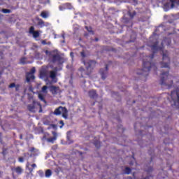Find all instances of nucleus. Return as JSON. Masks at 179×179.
I'll return each instance as SVG.
<instances>
[{
	"instance_id": "nucleus-34",
	"label": "nucleus",
	"mask_w": 179,
	"mask_h": 179,
	"mask_svg": "<svg viewBox=\"0 0 179 179\" xmlns=\"http://www.w3.org/2000/svg\"><path fill=\"white\" fill-rule=\"evenodd\" d=\"M16 87V85L15 83H11L10 85H9V87L10 88H13V87Z\"/></svg>"
},
{
	"instance_id": "nucleus-9",
	"label": "nucleus",
	"mask_w": 179,
	"mask_h": 179,
	"mask_svg": "<svg viewBox=\"0 0 179 179\" xmlns=\"http://www.w3.org/2000/svg\"><path fill=\"white\" fill-rule=\"evenodd\" d=\"M41 32V31H35L33 26L29 27V34H32L34 38H38V37H40Z\"/></svg>"
},
{
	"instance_id": "nucleus-28",
	"label": "nucleus",
	"mask_w": 179,
	"mask_h": 179,
	"mask_svg": "<svg viewBox=\"0 0 179 179\" xmlns=\"http://www.w3.org/2000/svg\"><path fill=\"white\" fill-rule=\"evenodd\" d=\"M122 22H123V23H128V22H129V18L123 16L122 19Z\"/></svg>"
},
{
	"instance_id": "nucleus-11",
	"label": "nucleus",
	"mask_w": 179,
	"mask_h": 179,
	"mask_svg": "<svg viewBox=\"0 0 179 179\" xmlns=\"http://www.w3.org/2000/svg\"><path fill=\"white\" fill-rule=\"evenodd\" d=\"M163 65L162 68H169V62H170V59L169 58V56L167 54L163 53Z\"/></svg>"
},
{
	"instance_id": "nucleus-8",
	"label": "nucleus",
	"mask_w": 179,
	"mask_h": 179,
	"mask_svg": "<svg viewBox=\"0 0 179 179\" xmlns=\"http://www.w3.org/2000/svg\"><path fill=\"white\" fill-rule=\"evenodd\" d=\"M171 76H169V73L167 72H164V71H162L161 73V79L162 80V83H164V82H166V83H167V82H169L170 79H171Z\"/></svg>"
},
{
	"instance_id": "nucleus-15",
	"label": "nucleus",
	"mask_w": 179,
	"mask_h": 179,
	"mask_svg": "<svg viewBox=\"0 0 179 179\" xmlns=\"http://www.w3.org/2000/svg\"><path fill=\"white\" fill-rule=\"evenodd\" d=\"M36 167H37V165H36V164H30L29 163H28L27 164V169H28V170L31 173L33 171V169H36Z\"/></svg>"
},
{
	"instance_id": "nucleus-25",
	"label": "nucleus",
	"mask_w": 179,
	"mask_h": 179,
	"mask_svg": "<svg viewBox=\"0 0 179 179\" xmlns=\"http://www.w3.org/2000/svg\"><path fill=\"white\" fill-rule=\"evenodd\" d=\"M171 2V8L174 6V4L176 3V5H179V0H170Z\"/></svg>"
},
{
	"instance_id": "nucleus-41",
	"label": "nucleus",
	"mask_w": 179,
	"mask_h": 179,
	"mask_svg": "<svg viewBox=\"0 0 179 179\" xmlns=\"http://www.w3.org/2000/svg\"><path fill=\"white\" fill-rule=\"evenodd\" d=\"M94 41H96V42L99 41V38H95Z\"/></svg>"
},
{
	"instance_id": "nucleus-23",
	"label": "nucleus",
	"mask_w": 179,
	"mask_h": 179,
	"mask_svg": "<svg viewBox=\"0 0 179 179\" xmlns=\"http://www.w3.org/2000/svg\"><path fill=\"white\" fill-rule=\"evenodd\" d=\"M59 38H60V42L62 43H65V34H62L61 36H58Z\"/></svg>"
},
{
	"instance_id": "nucleus-32",
	"label": "nucleus",
	"mask_w": 179,
	"mask_h": 179,
	"mask_svg": "<svg viewBox=\"0 0 179 179\" xmlns=\"http://www.w3.org/2000/svg\"><path fill=\"white\" fill-rule=\"evenodd\" d=\"M131 173V169L127 167L124 170V173L125 174H129Z\"/></svg>"
},
{
	"instance_id": "nucleus-6",
	"label": "nucleus",
	"mask_w": 179,
	"mask_h": 179,
	"mask_svg": "<svg viewBox=\"0 0 179 179\" xmlns=\"http://www.w3.org/2000/svg\"><path fill=\"white\" fill-rule=\"evenodd\" d=\"M48 86H50V85L43 86L38 93V99H41V101H43V103H45L44 97L47 96V93H48V88L50 89V87Z\"/></svg>"
},
{
	"instance_id": "nucleus-24",
	"label": "nucleus",
	"mask_w": 179,
	"mask_h": 179,
	"mask_svg": "<svg viewBox=\"0 0 179 179\" xmlns=\"http://www.w3.org/2000/svg\"><path fill=\"white\" fill-rule=\"evenodd\" d=\"M52 175V172L51 171V170L48 169L45 173V177H47L48 178H50V176Z\"/></svg>"
},
{
	"instance_id": "nucleus-46",
	"label": "nucleus",
	"mask_w": 179,
	"mask_h": 179,
	"mask_svg": "<svg viewBox=\"0 0 179 179\" xmlns=\"http://www.w3.org/2000/svg\"><path fill=\"white\" fill-rule=\"evenodd\" d=\"M168 45H170V43H168Z\"/></svg>"
},
{
	"instance_id": "nucleus-14",
	"label": "nucleus",
	"mask_w": 179,
	"mask_h": 179,
	"mask_svg": "<svg viewBox=\"0 0 179 179\" xmlns=\"http://www.w3.org/2000/svg\"><path fill=\"white\" fill-rule=\"evenodd\" d=\"M136 41V34L133 33L130 36V40L128 42H127V43L128 44L129 43H135Z\"/></svg>"
},
{
	"instance_id": "nucleus-19",
	"label": "nucleus",
	"mask_w": 179,
	"mask_h": 179,
	"mask_svg": "<svg viewBox=\"0 0 179 179\" xmlns=\"http://www.w3.org/2000/svg\"><path fill=\"white\" fill-rule=\"evenodd\" d=\"M52 135L54 136V137L48 138V142H51L52 143H54L55 141H57V133L52 132Z\"/></svg>"
},
{
	"instance_id": "nucleus-16",
	"label": "nucleus",
	"mask_w": 179,
	"mask_h": 179,
	"mask_svg": "<svg viewBox=\"0 0 179 179\" xmlns=\"http://www.w3.org/2000/svg\"><path fill=\"white\" fill-rule=\"evenodd\" d=\"M157 31H159V27H157L155 29V31L153 32L152 36L150 37V41H153V38H155V37H157V36L160 34L157 33Z\"/></svg>"
},
{
	"instance_id": "nucleus-48",
	"label": "nucleus",
	"mask_w": 179,
	"mask_h": 179,
	"mask_svg": "<svg viewBox=\"0 0 179 179\" xmlns=\"http://www.w3.org/2000/svg\"><path fill=\"white\" fill-rule=\"evenodd\" d=\"M162 45H163V43H162Z\"/></svg>"
},
{
	"instance_id": "nucleus-42",
	"label": "nucleus",
	"mask_w": 179,
	"mask_h": 179,
	"mask_svg": "<svg viewBox=\"0 0 179 179\" xmlns=\"http://www.w3.org/2000/svg\"><path fill=\"white\" fill-rule=\"evenodd\" d=\"M51 127H52L54 129H55V128H57V126L54 125V124H52Z\"/></svg>"
},
{
	"instance_id": "nucleus-4",
	"label": "nucleus",
	"mask_w": 179,
	"mask_h": 179,
	"mask_svg": "<svg viewBox=\"0 0 179 179\" xmlns=\"http://www.w3.org/2000/svg\"><path fill=\"white\" fill-rule=\"evenodd\" d=\"M28 110L31 111V113H42L43 110H41V104L38 102L34 101L32 103L28 105Z\"/></svg>"
},
{
	"instance_id": "nucleus-2",
	"label": "nucleus",
	"mask_w": 179,
	"mask_h": 179,
	"mask_svg": "<svg viewBox=\"0 0 179 179\" xmlns=\"http://www.w3.org/2000/svg\"><path fill=\"white\" fill-rule=\"evenodd\" d=\"M152 58L153 55L143 59V69L137 72L138 75H143L144 76H146L149 73V71H156L157 69V68H156V65L150 62Z\"/></svg>"
},
{
	"instance_id": "nucleus-10",
	"label": "nucleus",
	"mask_w": 179,
	"mask_h": 179,
	"mask_svg": "<svg viewBox=\"0 0 179 179\" xmlns=\"http://www.w3.org/2000/svg\"><path fill=\"white\" fill-rule=\"evenodd\" d=\"M34 72H36V68L33 67L30 72L27 73V81L30 82V80H34Z\"/></svg>"
},
{
	"instance_id": "nucleus-38",
	"label": "nucleus",
	"mask_w": 179,
	"mask_h": 179,
	"mask_svg": "<svg viewBox=\"0 0 179 179\" xmlns=\"http://www.w3.org/2000/svg\"><path fill=\"white\" fill-rule=\"evenodd\" d=\"M81 56L83 57V58H85V57H86V55H85V52H81Z\"/></svg>"
},
{
	"instance_id": "nucleus-1",
	"label": "nucleus",
	"mask_w": 179,
	"mask_h": 179,
	"mask_svg": "<svg viewBox=\"0 0 179 179\" xmlns=\"http://www.w3.org/2000/svg\"><path fill=\"white\" fill-rule=\"evenodd\" d=\"M57 71H58V69H56L55 70L50 71L48 73L45 69H42L40 71V78L45 80L47 85H51V82L48 81V78H50L52 83H57L58 82V78H57L58 73Z\"/></svg>"
},
{
	"instance_id": "nucleus-33",
	"label": "nucleus",
	"mask_w": 179,
	"mask_h": 179,
	"mask_svg": "<svg viewBox=\"0 0 179 179\" xmlns=\"http://www.w3.org/2000/svg\"><path fill=\"white\" fill-rule=\"evenodd\" d=\"M151 48L153 50H157V48H159V46H157V45H152V46H151Z\"/></svg>"
},
{
	"instance_id": "nucleus-39",
	"label": "nucleus",
	"mask_w": 179,
	"mask_h": 179,
	"mask_svg": "<svg viewBox=\"0 0 179 179\" xmlns=\"http://www.w3.org/2000/svg\"><path fill=\"white\" fill-rule=\"evenodd\" d=\"M19 85H15V89H16V90H19Z\"/></svg>"
},
{
	"instance_id": "nucleus-36",
	"label": "nucleus",
	"mask_w": 179,
	"mask_h": 179,
	"mask_svg": "<svg viewBox=\"0 0 179 179\" xmlns=\"http://www.w3.org/2000/svg\"><path fill=\"white\" fill-rule=\"evenodd\" d=\"M59 124H62V126H60V128H62V127H64V121L61 120V121L59 122Z\"/></svg>"
},
{
	"instance_id": "nucleus-22",
	"label": "nucleus",
	"mask_w": 179,
	"mask_h": 179,
	"mask_svg": "<svg viewBox=\"0 0 179 179\" xmlns=\"http://www.w3.org/2000/svg\"><path fill=\"white\" fill-rule=\"evenodd\" d=\"M41 17H43V19H47V17H48V13L47 12L45 11H42L41 13Z\"/></svg>"
},
{
	"instance_id": "nucleus-45",
	"label": "nucleus",
	"mask_w": 179,
	"mask_h": 179,
	"mask_svg": "<svg viewBox=\"0 0 179 179\" xmlns=\"http://www.w3.org/2000/svg\"><path fill=\"white\" fill-rule=\"evenodd\" d=\"M46 54H48V51L46 50Z\"/></svg>"
},
{
	"instance_id": "nucleus-44",
	"label": "nucleus",
	"mask_w": 179,
	"mask_h": 179,
	"mask_svg": "<svg viewBox=\"0 0 179 179\" xmlns=\"http://www.w3.org/2000/svg\"><path fill=\"white\" fill-rule=\"evenodd\" d=\"M55 38H57V35H55Z\"/></svg>"
},
{
	"instance_id": "nucleus-40",
	"label": "nucleus",
	"mask_w": 179,
	"mask_h": 179,
	"mask_svg": "<svg viewBox=\"0 0 179 179\" xmlns=\"http://www.w3.org/2000/svg\"><path fill=\"white\" fill-rule=\"evenodd\" d=\"M157 44H159V42L157 41H155L154 45H157Z\"/></svg>"
},
{
	"instance_id": "nucleus-31",
	"label": "nucleus",
	"mask_w": 179,
	"mask_h": 179,
	"mask_svg": "<svg viewBox=\"0 0 179 179\" xmlns=\"http://www.w3.org/2000/svg\"><path fill=\"white\" fill-rule=\"evenodd\" d=\"M20 63H21V64H27V63H29V62H27V59H26V58H22V59H21V60H20Z\"/></svg>"
},
{
	"instance_id": "nucleus-13",
	"label": "nucleus",
	"mask_w": 179,
	"mask_h": 179,
	"mask_svg": "<svg viewBox=\"0 0 179 179\" xmlns=\"http://www.w3.org/2000/svg\"><path fill=\"white\" fill-rule=\"evenodd\" d=\"M108 68V66H106L105 69H101L100 70V74L102 79H106V78H107Z\"/></svg>"
},
{
	"instance_id": "nucleus-37",
	"label": "nucleus",
	"mask_w": 179,
	"mask_h": 179,
	"mask_svg": "<svg viewBox=\"0 0 179 179\" xmlns=\"http://www.w3.org/2000/svg\"><path fill=\"white\" fill-rule=\"evenodd\" d=\"M99 143H100L99 141L94 143L96 148H99Z\"/></svg>"
},
{
	"instance_id": "nucleus-5",
	"label": "nucleus",
	"mask_w": 179,
	"mask_h": 179,
	"mask_svg": "<svg viewBox=\"0 0 179 179\" xmlns=\"http://www.w3.org/2000/svg\"><path fill=\"white\" fill-rule=\"evenodd\" d=\"M55 115H62L63 118L65 120L68 119V110L66 108L62 106H59V108H56L54 112Z\"/></svg>"
},
{
	"instance_id": "nucleus-12",
	"label": "nucleus",
	"mask_w": 179,
	"mask_h": 179,
	"mask_svg": "<svg viewBox=\"0 0 179 179\" xmlns=\"http://www.w3.org/2000/svg\"><path fill=\"white\" fill-rule=\"evenodd\" d=\"M50 91L53 94H59L61 93V90L59 89V87H55L54 85H52L49 87Z\"/></svg>"
},
{
	"instance_id": "nucleus-3",
	"label": "nucleus",
	"mask_w": 179,
	"mask_h": 179,
	"mask_svg": "<svg viewBox=\"0 0 179 179\" xmlns=\"http://www.w3.org/2000/svg\"><path fill=\"white\" fill-rule=\"evenodd\" d=\"M83 62L86 70L82 67L80 69L79 72L81 73L82 78H85V75H90L93 71V69L94 68V66L96 65L95 61H85Z\"/></svg>"
},
{
	"instance_id": "nucleus-18",
	"label": "nucleus",
	"mask_w": 179,
	"mask_h": 179,
	"mask_svg": "<svg viewBox=\"0 0 179 179\" xmlns=\"http://www.w3.org/2000/svg\"><path fill=\"white\" fill-rule=\"evenodd\" d=\"M36 20H38L37 25L40 26V27H44L45 26V22L42 19L37 18Z\"/></svg>"
},
{
	"instance_id": "nucleus-47",
	"label": "nucleus",
	"mask_w": 179,
	"mask_h": 179,
	"mask_svg": "<svg viewBox=\"0 0 179 179\" xmlns=\"http://www.w3.org/2000/svg\"><path fill=\"white\" fill-rule=\"evenodd\" d=\"M20 139H22V136H20Z\"/></svg>"
},
{
	"instance_id": "nucleus-17",
	"label": "nucleus",
	"mask_w": 179,
	"mask_h": 179,
	"mask_svg": "<svg viewBox=\"0 0 179 179\" xmlns=\"http://www.w3.org/2000/svg\"><path fill=\"white\" fill-rule=\"evenodd\" d=\"M12 170L13 171L17 173V174H20L21 173H23V169L20 166L13 168Z\"/></svg>"
},
{
	"instance_id": "nucleus-30",
	"label": "nucleus",
	"mask_w": 179,
	"mask_h": 179,
	"mask_svg": "<svg viewBox=\"0 0 179 179\" xmlns=\"http://www.w3.org/2000/svg\"><path fill=\"white\" fill-rule=\"evenodd\" d=\"M2 12L3 13H10L12 10H10V9L3 8L2 9Z\"/></svg>"
},
{
	"instance_id": "nucleus-20",
	"label": "nucleus",
	"mask_w": 179,
	"mask_h": 179,
	"mask_svg": "<svg viewBox=\"0 0 179 179\" xmlns=\"http://www.w3.org/2000/svg\"><path fill=\"white\" fill-rule=\"evenodd\" d=\"M90 94V97L92 98V99H96V97H97V94L96 93L95 90H91L89 92Z\"/></svg>"
},
{
	"instance_id": "nucleus-26",
	"label": "nucleus",
	"mask_w": 179,
	"mask_h": 179,
	"mask_svg": "<svg viewBox=\"0 0 179 179\" xmlns=\"http://www.w3.org/2000/svg\"><path fill=\"white\" fill-rule=\"evenodd\" d=\"M128 15L131 17V19H134V17H135L136 15V12H135V11L133 13L128 12Z\"/></svg>"
},
{
	"instance_id": "nucleus-21",
	"label": "nucleus",
	"mask_w": 179,
	"mask_h": 179,
	"mask_svg": "<svg viewBox=\"0 0 179 179\" xmlns=\"http://www.w3.org/2000/svg\"><path fill=\"white\" fill-rule=\"evenodd\" d=\"M30 156H31V155H29V154H27L26 155H24V157H20L19 158V162L20 163H23V161L24 160H27V159H29V157H30Z\"/></svg>"
},
{
	"instance_id": "nucleus-27",
	"label": "nucleus",
	"mask_w": 179,
	"mask_h": 179,
	"mask_svg": "<svg viewBox=\"0 0 179 179\" xmlns=\"http://www.w3.org/2000/svg\"><path fill=\"white\" fill-rule=\"evenodd\" d=\"M85 29L86 30H87L89 33H92V34H94V31H93L92 27H85Z\"/></svg>"
},
{
	"instance_id": "nucleus-43",
	"label": "nucleus",
	"mask_w": 179,
	"mask_h": 179,
	"mask_svg": "<svg viewBox=\"0 0 179 179\" xmlns=\"http://www.w3.org/2000/svg\"><path fill=\"white\" fill-rule=\"evenodd\" d=\"M70 55H71V57H73V52H71Z\"/></svg>"
},
{
	"instance_id": "nucleus-29",
	"label": "nucleus",
	"mask_w": 179,
	"mask_h": 179,
	"mask_svg": "<svg viewBox=\"0 0 179 179\" xmlns=\"http://www.w3.org/2000/svg\"><path fill=\"white\" fill-rule=\"evenodd\" d=\"M41 44H43V45H50L51 44L50 42L47 43V40H43L41 41Z\"/></svg>"
},
{
	"instance_id": "nucleus-7",
	"label": "nucleus",
	"mask_w": 179,
	"mask_h": 179,
	"mask_svg": "<svg viewBox=\"0 0 179 179\" xmlns=\"http://www.w3.org/2000/svg\"><path fill=\"white\" fill-rule=\"evenodd\" d=\"M171 97L174 104L179 107V91H178L177 92H173L171 93Z\"/></svg>"
},
{
	"instance_id": "nucleus-35",
	"label": "nucleus",
	"mask_w": 179,
	"mask_h": 179,
	"mask_svg": "<svg viewBox=\"0 0 179 179\" xmlns=\"http://www.w3.org/2000/svg\"><path fill=\"white\" fill-rule=\"evenodd\" d=\"M38 174H40L41 177H43V176H44V173H43L42 171H39Z\"/></svg>"
}]
</instances>
